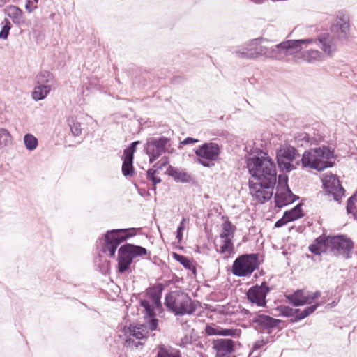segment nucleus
<instances>
[{"instance_id": "obj_1", "label": "nucleus", "mask_w": 357, "mask_h": 357, "mask_svg": "<svg viewBox=\"0 0 357 357\" xmlns=\"http://www.w3.org/2000/svg\"><path fill=\"white\" fill-rule=\"evenodd\" d=\"M311 38L287 40L274 46H270V41L263 38L253 39L256 59L264 56L267 58L283 61L287 56L294 55L303 49V45L312 42Z\"/></svg>"}, {"instance_id": "obj_2", "label": "nucleus", "mask_w": 357, "mask_h": 357, "mask_svg": "<svg viewBox=\"0 0 357 357\" xmlns=\"http://www.w3.org/2000/svg\"><path fill=\"white\" fill-rule=\"evenodd\" d=\"M247 168L251 176L266 188L275 186L277 170L274 161L267 153L260 151L259 155H251L245 159Z\"/></svg>"}, {"instance_id": "obj_3", "label": "nucleus", "mask_w": 357, "mask_h": 357, "mask_svg": "<svg viewBox=\"0 0 357 357\" xmlns=\"http://www.w3.org/2000/svg\"><path fill=\"white\" fill-rule=\"evenodd\" d=\"M334 158L333 151L328 146H322L315 149L305 151L301 159L302 168H311L318 171L324 170L328 167H332L334 162L331 160Z\"/></svg>"}, {"instance_id": "obj_4", "label": "nucleus", "mask_w": 357, "mask_h": 357, "mask_svg": "<svg viewBox=\"0 0 357 357\" xmlns=\"http://www.w3.org/2000/svg\"><path fill=\"white\" fill-rule=\"evenodd\" d=\"M165 305L175 315L192 314L197 306L188 294L180 291H171L166 294Z\"/></svg>"}, {"instance_id": "obj_5", "label": "nucleus", "mask_w": 357, "mask_h": 357, "mask_svg": "<svg viewBox=\"0 0 357 357\" xmlns=\"http://www.w3.org/2000/svg\"><path fill=\"white\" fill-rule=\"evenodd\" d=\"M148 254V250L140 245L126 243L118 250L117 271L119 273H125L130 270V265L137 257H143Z\"/></svg>"}, {"instance_id": "obj_6", "label": "nucleus", "mask_w": 357, "mask_h": 357, "mask_svg": "<svg viewBox=\"0 0 357 357\" xmlns=\"http://www.w3.org/2000/svg\"><path fill=\"white\" fill-rule=\"evenodd\" d=\"M136 235L135 228L116 229L107 231L105 236V244L102 248L104 253L109 257H114L118 246L130 237Z\"/></svg>"}, {"instance_id": "obj_7", "label": "nucleus", "mask_w": 357, "mask_h": 357, "mask_svg": "<svg viewBox=\"0 0 357 357\" xmlns=\"http://www.w3.org/2000/svg\"><path fill=\"white\" fill-rule=\"evenodd\" d=\"M300 154L298 150L289 144H282L276 151V159L280 170L289 172L295 169L298 166L301 165V160H296L293 163Z\"/></svg>"}, {"instance_id": "obj_8", "label": "nucleus", "mask_w": 357, "mask_h": 357, "mask_svg": "<svg viewBox=\"0 0 357 357\" xmlns=\"http://www.w3.org/2000/svg\"><path fill=\"white\" fill-rule=\"evenodd\" d=\"M258 266V254H243L234 260L231 266V273L237 277H246L251 275Z\"/></svg>"}, {"instance_id": "obj_9", "label": "nucleus", "mask_w": 357, "mask_h": 357, "mask_svg": "<svg viewBox=\"0 0 357 357\" xmlns=\"http://www.w3.org/2000/svg\"><path fill=\"white\" fill-rule=\"evenodd\" d=\"M326 246L328 254L344 259L351 257V252L354 248V243L344 235L327 236Z\"/></svg>"}, {"instance_id": "obj_10", "label": "nucleus", "mask_w": 357, "mask_h": 357, "mask_svg": "<svg viewBox=\"0 0 357 357\" xmlns=\"http://www.w3.org/2000/svg\"><path fill=\"white\" fill-rule=\"evenodd\" d=\"M169 139L161 136L160 137H150L144 144V151L149 156V162L153 163L160 155L167 151V146Z\"/></svg>"}, {"instance_id": "obj_11", "label": "nucleus", "mask_w": 357, "mask_h": 357, "mask_svg": "<svg viewBox=\"0 0 357 357\" xmlns=\"http://www.w3.org/2000/svg\"><path fill=\"white\" fill-rule=\"evenodd\" d=\"M319 305V303H316L305 307L303 310H301L300 309H294L287 305H280L277 307L276 310L280 312V315L285 317H291V321L294 323L303 319L312 314Z\"/></svg>"}, {"instance_id": "obj_12", "label": "nucleus", "mask_w": 357, "mask_h": 357, "mask_svg": "<svg viewBox=\"0 0 357 357\" xmlns=\"http://www.w3.org/2000/svg\"><path fill=\"white\" fill-rule=\"evenodd\" d=\"M251 321L255 325V328L260 332L266 331L270 334L273 330L280 327L282 322L280 319L273 318L264 314H256L251 318Z\"/></svg>"}, {"instance_id": "obj_13", "label": "nucleus", "mask_w": 357, "mask_h": 357, "mask_svg": "<svg viewBox=\"0 0 357 357\" xmlns=\"http://www.w3.org/2000/svg\"><path fill=\"white\" fill-rule=\"evenodd\" d=\"M269 292L270 288L264 282L261 285L256 284L250 287L246 292V296L252 304L258 307H266L267 303L266 298Z\"/></svg>"}, {"instance_id": "obj_14", "label": "nucleus", "mask_w": 357, "mask_h": 357, "mask_svg": "<svg viewBox=\"0 0 357 357\" xmlns=\"http://www.w3.org/2000/svg\"><path fill=\"white\" fill-rule=\"evenodd\" d=\"M323 187L328 195H332L333 199L340 202L344 195V189L336 175H326L323 179Z\"/></svg>"}, {"instance_id": "obj_15", "label": "nucleus", "mask_w": 357, "mask_h": 357, "mask_svg": "<svg viewBox=\"0 0 357 357\" xmlns=\"http://www.w3.org/2000/svg\"><path fill=\"white\" fill-rule=\"evenodd\" d=\"M312 39V38H310ZM311 43L303 45V48L307 47L309 44L315 43L320 46V48L327 55L333 54L336 50L339 42L328 33H321L319 36L318 38L314 39Z\"/></svg>"}, {"instance_id": "obj_16", "label": "nucleus", "mask_w": 357, "mask_h": 357, "mask_svg": "<svg viewBox=\"0 0 357 357\" xmlns=\"http://www.w3.org/2000/svg\"><path fill=\"white\" fill-rule=\"evenodd\" d=\"M220 153L219 145L214 142H205L195 150V153L197 157L210 161L216 160Z\"/></svg>"}, {"instance_id": "obj_17", "label": "nucleus", "mask_w": 357, "mask_h": 357, "mask_svg": "<svg viewBox=\"0 0 357 357\" xmlns=\"http://www.w3.org/2000/svg\"><path fill=\"white\" fill-rule=\"evenodd\" d=\"M331 34L339 42L346 41L349 36L350 26L349 21L340 18L330 29Z\"/></svg>"}, {"instance_id": "obj_18", "label": "nucleus", "mask_w": 357, "mask_h": 357, "mask_svg": "<svg viewBox=\"0 0 357 357\" xmlns=\"http://www.w3.org/2000/svg\"><path fill=\"white\" fill-rule=\"evenodd\" d=\"M274 186L268 188L261 185V182H254L249 181V188L250 193L255 197V199L261 202L264 203L271 199L273 195V188Z\"/></svg>"}, {"instance_id": "obj_19", "label": "nucleus", "mask_w": 357, "mask_h": 357, "mask_svg": "<svg viewBox=\"0 0 357 357\" xmlns=\"http://www.w3.org/2000/svg\"><path fill=\"white\" fill-rule=\"evenodd\" d=\"M287 180V177H286L285 186L275 195V206L279 208L292 204L294 201L298 199V197L294 195L289 189Z\"/></svg>"}, {"instance_id": "obj_20", "label": "nucleus", "mask_w": 357, "mask_h": 357, "mask_svg": "<svg viewBox=\"0 0 357 357\" xmlns=\"http://www.w3.org/2000/svg\"><path fill=\"white\" fill-rule=\"evenodd\" d=\"M255 45L253 39L250 40L243 45L235 47L232 50V54L239 59H256Z\"/></svg>"}, {"instance_id": "obj_21", "label": "nucleus", "mask_w": 357, "mask_h": 357, "mask_svg": "<svg viewBox=\"0 0 357 357\" xmlns=\"http://www.w3.org/2000/svg\"><path fill=\"white\" fill-rule=\"evenodd\" d=\"M235 343L231 339H218L213 342V348L217 351L218 357H226L232 353Z\"/></svg>"}, {"instance_id": "obj_22", "label": "nucleus", "mask_w": 357, "mask_h": 357, "mask_svg": "<svg viewBox=\"0 0 357 357\" xmlns=\"http://www.w3.org/2000/svg\"><path fill=\"white\" fill-rule=\"evenodd\" d=\"M285 298L289 304L295 307L303 306L309 303L304 289H297L291 294H285Z\"/></svg>"}, {"instance_id": "obj_23", "label": "nucleus", "mask_w": 357, "mask_h": 357, "mask_svg": "<svg viewBox=\"0 0 357 357\" xmlns=\"http://www.w3.org/2000/svg\"><path fill=\"white\" fill-rule=\"evenodd\" d=\"M215 250L218 253L223 255L224 259L232 257L235 254L233 240L221 239L220 244L215 245Z\"/></svg>"}, {"instance_id": "obj_24", "label": "nucleus", "mask_w": 357, "mask_h": 357, "mask_svg": "<svg viewBox=\"0 0 357 357\" xmlns=\"http://www.w3.org/2000/svg\"><path fill=\"white\" fill-rule=\"evenodd\" d=\"M167 172L176 182L190 183L192 181L191 176L185 170H179L177 168L169 166L167 169Z\"/></svg>"}, {"instance_id": "obj_25", "label": "nucleus", "mask_w": 357, "mask_h": 357, "mask_svg": "<svg viewBox=\"0 0 357 357\" xmlns=\"http://www.w3.org/2000/svg\"><path fill=\"white\" fill-rule=\"evenodd\" d=\"M327 236H320L309 246V250L317 255L328 253L326 246Z\"/></svg>"}, {"instance_id": "obj_26", "label": "nucleus", "mask_w": 357, "mask_h": 357, "mask_svg": "<svg viewBox=\"0 0 357 357\" xmlns=\"http://www.w3.org/2000/svg\"><path fill=\"white\" fill-rule=\"evenodd\" d=\"M6 14L12 19L13 22L20 25L24 22L23 12L17 6L10 5L5 9Z\"/></svg>"}, {"instance_id": "obj_27", "label": "nucleus", "mask_w": 357, "mask_h": 357, "mask_svg": "<svg viewBox=\"0 0 357 357\" xmlns=\"http://www.w3.org/2000/svg\"><path fill=\"white\" fill-rule=\"evenodd\" d=\"M51 89L50 84L40 85L37 84L32 92V98L35 100H43L48 95Z\"/></svg>"}, {"instance_id": "obj_28", "label": "nucleus", "mask_w": 357, "mask_h": 357, "mask_svg": "<svg viewBox=\"0 0 357 357\" xmlns=\"http://www.w3.org/2000/svg\"><path fill=\"white\" fill-rule=\"evenodd\" d=\"M222 232L220 234V239L233 240L234 231L236 229L229 220H226L222 224Z\"/></svg>"}, {"instance_id": "obj_29", "label": "nucleus", "mask_w": 357, "mask_h": 357, "mask_svg": "<svg viewBox=\"0 0 357 357\" xmlns=\"http://www.w3.org/2000/svg\"><path fill=\"white\" fill-rule=\"evenodd\" d=\"M303 59L310 63H313L322 59V54L317 50H308L302 52Z\"/></svg>"}, {"instance_id": "obj_30", "label": "nucleus", "mask_w": 357, "mask_h": 357, "mask_svg": "<svg viewBox=\"0 0 357 357\" xmlns=\"http://www.w3.org/2000/svg\"><path fill=\"white\" fill-rule=\"evenodd\" d=\"M302 204H298L294 206L292 209L284 212L285 218H287V220L289 222L294 221L304 216L302 210Z\"/></svg>"}, {"instance_id": "obj_31", "label": "nucleus", "mask_w": 357, "mask_h": 357, "mask_svg": "<svg viewBox=\"0 0 357 357\" xmlns=\"http://www.w3.org/2000/svg\"><path fill=\"white\" fill-rule=\"evenodd\" d=\"M36 82L37 84L51 86L54 83V77L49 71H42L36 75Z\"/></svg>"}, {"instance_id": "obj_32", "label": "nucleus", "mask_w": 357, "mask_h": 357, "mask_svg": "<svg viewBox=\"0 0 357 357\" xmlns=\"http://www.w3.org/2000/svg\"><path fill=\"white\" fill-rule=\"evenodd\" d=\"M144 328V326H141V327H129L126 330V334H129L130 336H132L139 340L146 339L147 332H146Z\"/></svg>"}, {"instance_id": "obj_33", "label": "nucleus", "mask_w": 357, "mask_h": 357, "mask_svg": "<svg viewBox=\"0 0 357 357\" xmlns=\"http://www.w3.org/2000/svg\"><path fill=\"white\" fill-rule=\"evenodd\" d=\"M173 257L174 259H176L177 261H178L183 266L184 268L186 269L192 271L194 273H196V268L192 264L190 259L187 257L186 256L174 252L173 253Z\"/></svg>"}, {"instance_id": "obj_34", "label": "nucleus", "mask_w": 357, "mask_h": 357, "mask_svg": "<svg viewBox=\"0 0 357 357\" xmlns=\"http://www.w3.org/2000/svg\"><path fill=\"white\" fill-rule=\"evenodd\" d=\"M133 158L123 155L122 165V173L125 176H130L134 174Z\"/></svg>"}, {"instance_id": "obj_35", "label": "nucleus", "mask_w": 357, "mask_h": 357, "mask_svg": "<svg viewBox=\"0 0 357 357\" xmlns=\"http://www.w3.org/2000/svg\"><path fill=\"white\" fill-rule=\"evenodd\" d=\"M24 144L27 150L33 151L36 149L38 142L35 136L27 133L24 136Z\"/></svg>"}, {"instance_id": "obj_36", "label": "nucleus", "mask_w": 357, "mask_h": 357, "mask_svg": "<svg viewBox=\"0 0 357 357\" xmlns=\"http://www.w3.org/2000/svg\"><path fill=\"white\" fill-rule=\"evenodd\" d=\"M12 137L8 130L0 128V149L11 143Z\"/></svg>"}, {"instance_id": "obj_37", "label": "nucleus", "mask_w": 357, "mask_h": 357, "mask_svg": "<svg viewBox=\"0 0 357 357\" xmlns=\"http://www.w3.org/2000/svg\"><path fill=\"white\" fill-rule=\"evenodd\" d=\"M68 124L73 135L75 137L79 136L82 133V128L80 123L75 121L74 119H69Z\"/></svg>"}, {"instance_id": "obj_38", "label": "nucleus", "mask_w": 357, "mask_h": 357, "mask_svg": "<svg viewBox=\"0 0 357 357\" xmlns=\"http://www.w3.org/2000/svg\"><path fill=\"white\" fill-rule=\"evenodd\" d=\"M140 305L144 307L147 317H154L155 311L153 306L146 299L141 300Z\"/></svg>"}, {"instance_id": "obj_39", "label": "nucleus", "mask_w": 357, "mask_h": 357, "mask_svg": "<svg viewBox=\"0 0 357 357\" xmlns=\"http://www.w3.org/2000/svg\"><path fill=\"white\" fill-rule=\"evenodd\" d=\"M3 26L2 27L0 31V38L1 39H7L9 35V31L11 29V24L8 19H5L3 21Z\"/></svg>"}, {"instance_id": "obj_40", "label": "nucleus", "mask_w": 357, "mask_h": 357, "mask_svg": "<svg viewBox=\"0 0 357 357\" xmlns=\"http://www.w3.org/2000/svg\"><path fill=\"white\" fill-rule=\"evenodd\" d=\"M156 357H181L179 351L176 354L169 353L163 347H160Z\"/></svg>"}, {"instance_id": "obj_41", "label": "nucleus", "mask_w": 357, "mask_h": 357, "mask_svg": "<svg viewBox=\"0 0 357 357\" xmlns=\"http://www.w3.org/2000/svg\"><path fill=\"white\" fill-rule=\"evenodd\" d=\"M140 143L139 141H135L130 144V145L124 150L123 155L134 158L133 155L136 151L137 146Z\"/></svg>"}, {"instance_id": "obj_42", "label": "nucleus", "mask_w": 357, "mask_h": 357, "mask_svg": "<svg viewBox=\"0 0 357 357\" xmlns=\"http://www.w3.org/2000/svg\"><path fill=\"white\" fill-rule=\"evenodd\" d=\"M157 172V169H149L146 172L147 178L151 181L153 185L155 186L156 184L161 182V179L159 177L155 176Z\"/></svg>"}, {"instance_id": "obj_43", "label": "nucleus", "mask_w": 357, "mask_h": 357, "mask_svg": "<svg viewBox=\"0 0 357 357\" xmlns=\"http://www.w3.org/2000/svg\"><path fill=\"white\" fill-rule=\"evenodd\" d=\"M125 335L126 336V339L125 340V346L130 347H137L139 345H141L142 343L140 341L136 342L132 336H130L129 334H126V331H125Z\"/></svg>"}, {"instance_id": "obj_44", "label": "nucleus", "mask_w": 357, "mask_h": 357, "mask_svg": "<svg viewBox=\"0 0 357 357\" xmlns=\"http://www.w3.org/2000/svg\"><path fill=\"white\" fill-rule=\"evenodd\" d=\"M270 342V337L261 338L260 340H257L252 347V351L258 350L261 349L264 346L268 344Z\"/></svg>"}, {"instance_id": "obj_45", "label": "nucleus", "mask_w": 357, "mask_h": 357, "mask_svg": "<svg viewBox=\"0 0 357 357\" xmlns=\"http://www.w3.org/2000/svg\"><path fill=\"white\" fill-rule=\"evenodd\" d=\"M185 219L183 218L180 222L177 230H176V238L178 241H181L183 238V231L185 229Z\"/></svg>"}, {"instance_id": "obj_46", "label": "nucleus", "mask_w": 357, "mask_h": 357, "mask_svg": "<svg viewBox=\"0 0 357 357\" xmlns=\"http://www.w3.org/2000/svg\"><path fill=\"white\" fill-rule=\"evenodd\" d=\"M205 331L208 335H219L220 328H215L212 326L207 325Z\"/></svg>"}, {"instance_id": "obj_47", "label": "nucleus", "mask_w": 357, "mask_h": 357, "mask_svg": "<svg viewBox=\"0 0 357 357\" xmlns=\"http://www.w3.org/2000/svg\"><path fill=\"white\" fill-rule=\"evenodd\" d=\"M149 327L151 331H155L157 329L158 320L154 317H149Z\"/></svg>"}, {"instance_id": "obj_48", "label": "nucleus", "mask_w": 357, "mask_h": 357, "mask_svg": "<svg viewBox=\"0 0 357 357\" xmlns=\"http://www.w3.org/2000/svg\"><path fill=\"white\" fill-rule=\"evenodd\" d=\"M235 332H236V331L234 329L220 328L219 335L233 336L235 334Z\"/></svg>"}, {"instance_id": "obj_49", "label": "nucleus", "mask_w": 357, "mask_h": 357, "mask_svg": "<svg viewBox=\"0 0 357 357\" xmlns=\"http://www.w3.org/2000/svg\"><path fill=\"white\" fill-rule=\"evenodd\" d=\"M203 159L204 158H201L198 157L195 160V161L205 167H211L214 165V164L213 162H210V160H204Z\"/></svg>"}, {"instance_id": "obj_50", "label": "nucleus", "mask_w": 357, "mask_h": 357, "mask_svg": "<svg viewBox=\"0 0 357 357\" xmlns=\"http://www.w3.org/2000/svg\"><path fill=\"white\" fill-rule=\"evenodd\" d=\"M289 222V221L287 220V218H285V215L284 213L282 218H281L280 219H279L278 220H277L275 222V227H281L285 225L286 224H287Z\"/></svg>"}, {"instance_id": "obj_51", "label": "nucleus", "mask_w": 357, "mask_h": 357, "mask_svg": "<svg viewBox=\"0 0 357 357\" xmlns=\"http://www.w3.org/2000/svg\"><path fill=\"white\" fill-rule=\"evenodd\" d=\"M321 296V292L319 291H317L312 294H307V300L309 301V303L307 304H311L312 301L317 298H318Z\"/></svg>"}, {"instance_id": "obj_52", "label": "nucleus", "mask_w": 357, "mask_h": 357, "mask_svg": "<svg viewBox=\"0 0 357 357\" xmlns=\"http://www.w3.org/2000/svg\"><path fill=\"white\" fill-rule=\"evenodd\" d=\"M354 203L355 202H350V199H348L347 205V212L349 214H353V215L356 218V215L353 211L355 208Z\"/></svg>"}, {"instance_id": "obj_53", "label": "nucleus", "mask_w": 357, "mask_h": 357, "mask_svg": "<svg viewBox=\"0 0 357 357\" xmlns=\"http://www.w3.org/2000/svg\"><path fill=\"white\" fill-rule=\"evenodd\" d=\"M197 142H199L198 139L188 137L185 138L184 140L181 141V144L188 145V144L196 143Z\"/></svg>"}, {"instance_id": "obj_54", "label": "nucleus", "mask_w": 357, "mask_h": 357, "mask_svg": "<svg viewBox=\"0 0 357 357\" xmlns=\"http://www.w3.org/2000/svg\"><path fill=\"white\" fill-rule=\"evenodd\" d=\"M25 8L29 13H31L35 8H36V6H33V2L31 0H28L25 5Z\"/></svg>"}, {"instance_id": "obj_55", "label": "nucleus", "mask_w": 357, "mask_h": 357, "mask_svg": "<svg viewBox=\"0 0 357 357\" xmlns=\"http://www.w3.org/2000/svg\"><path fill=\"white\" fill-rule=\"evenodd\" d=\"M159 286H160V292L158 294H154L153 295V298L154 301L155 302V303H157V304L160 303V294H161V291L162 290V284H160Z\"/></svg>"}, {"instance_id": "obj_56", "label": "nucleus", "mask_w": 357, "mask_h": 357, "mask_svg": "<svg viewBox=\"0 0 357 357\" xmlns=\"http://www.w3.org/2000/svg\"><path fill=\"white\" fill-rule=\"evenodd\" d=\"M349 199H350V202H357V190L356 191V192L352 196H351L349 198Z\"/></svg>"}, {"instance_id": "obj_57", "label": "nucleus", "mask_w": 357, "mask_h": 357, "mask_svg": "<svg viewBox=\"0 0 357 357\" xmlns=\"http://www.w3.org/2000/svg\"><path fill=\"white\" fill-rule=\"evenodd\" d=\"M7 3V0H0V6H3Z\"/></svg>"}, {"instance_id": "obj_58", "label": "nucleus", "mask_w": 357, "mask_h": 357, "mask_svg": "<svg viewBox=\"0 0 357 357\" xmlns=\"http://www.w3.org/2000/svg\"><path fill=\"white\" fill-rule=\"evenodd\" d=\"M251 1L255 3H262V0H251Z\"/></svg>"}, {"instance_id": "obj_59", "label": "nucleus", "mask_w": 357, "mask_h": 357, "mask_svg": "<svg viewBox=\"0 0 357 357\" xmlns=\"http://www.w3.org/2000/svg\"><path fill=\"white\" fill-rule=\"evenodd\" d=\"M33 1L37 3L38 2V0H33Z\"/></svg>"}]
</instances>
